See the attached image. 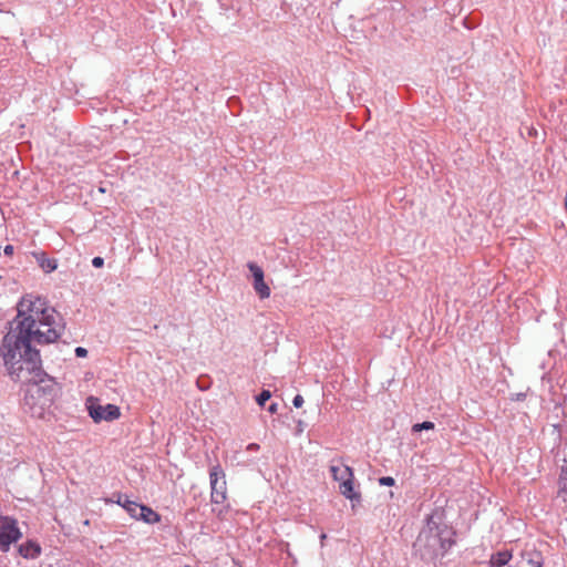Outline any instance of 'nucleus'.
Listing matches in <instances>:
<instances>
[{"instance_id": "nucleus-1", "label": "nucleus", "mask_w": 567, "mask_h": 567, "mask_svg": "<svg viewBox=\"0 0 567 567\" xmlns=\"http://www.w3.org/2000/svg\"><path fill=\"white\" fill-rule=\"evenodd\" d=\"M8 324L0 346L3 365L12 381L27 384L24 411L41 419L58 396L59 386L42 369L35 346L56 342L65 330V321L45 299L27 293L17 303V316Z\"/></svg>"}, {"instance_id": "nucleus-2", "label": "nucleus", "mask_w": 567, "mask_h": 567, "mask_svg": "<svg viewBox=\"0 0 567 567\" xmlns=\"http://www.w3.org/2000/svg\"><path fill=\"white\" fill-rule=\"evenodd\" d=\"M454 535L455 533L446 525H439L430 517L413 547L422 560L435 566L437 563L443 565V558L455 544Z\"/></svg>"}, {"instance_id": "nucleus-3", "label": "nucleus", "mask_w": 567, "mask_h": 567, "mask_svg": "<svg viewBox=\"0 0 567 567\" xmlns=\"http://www.w3.org/2000/svg\"><path fill=\"white\" fill-rule=\"evenodd\" d=\"M330 473L334 481L339 482L340 493L352 503V507L361 503V494L354 491V475L350 466L341 462H332Z\"/></svg>"}, {"instance_id": "nucleus-4", "label": "nucleus", "mask_w": 567, "mask_h": 567, "mask_svg": "<svg viewBox=\"0 0 567 567\" xmlns=\"http://www.w3.org/2000/svg\"><path fill=\"white\" fill-rule=\"evenodd\" d=\"M210 499L214 504H223L227 498L225 473L219 465L213 466L209 471Z\"/></svg>"}, {"instance_id": "nucleus-5", "label": "nucleus", "mask_w": 567, "mask_h": 567, "mask_svg": "<svg viewBox=\"0 0 567 567\" xmlns=\"http://www.w3.org/2000/svg\"><path fill=\"white\" fill-rule=\"evenodd\" d=\"M22 533L17 526V520L0 515V550L7 551L12 543L18 542Z\"/></svg>"}, {"instance_id": "nucleus-6", "label": "nucleus", "mask_w": 567, "mask_h": 567, "mask_svg": "<svg viewBox=\"0 0 567 567\" xmlns=\"http://www.w3.org/2000/svg\"><path fill=\"white\" fill-rule=\"evenodd\" d=\"M87 410L90 416L96 423L101 421H114L121 415L118 406L114 404L101 405L99 404L97 399L94 398L87 399Z\"/></svg>"}, {"instance_id": "nucleus-7", "label": "nucleus", "mask_w": 567, "mask_h": 567, "mask_svg": "<svg viewBox=\"0 0 567 567\" xmlns=\"http://www.w3.org/2000/svg\"><path fill=\"white\" fill-rule=\"evenodd\" d=\"M247 267L250 270L251 276L254 278L252 286L256 293L259 296L260 299L268 298L270 296V288L265 282L262 268L255 262H248Z\"/></svg>"}, {"instance_id": "nucleus-8", "label": "nucleus", "mask_w": 567, "mask_h": 567, "mask_svg": "<svg viewBox=\"0 0 567 567\" xmlns=\"http://www.w3.org/2000/svg\"><path fill=\"white\" fill-rule=\"evenodd\" d=\"M19 554L24 558H37L41 554V547L33 540L20 545Z\"/></svg>"}, {"instance_id": "nucleus-9", "label": "nucleus", "mask_w": 567, "mask_h": 567, "mask_svg": "<svg viewBox=\"0 0 567 567\" xmlns=\"http://www.w3.org/2000/svg\"><path fill=\"white\" fill-rule=\"evenodd\" d=\"M140 511V520H143L147 524H155L161 520V515L153 511L151 507L143 505L142 508H138Z\"/></svg>"}, {"instance_id": "nucleus-10", "label": "nucleus", "mask_w": 567, "mask_h": 567, "mask_svg": "<svg viewBox=\"0 0 567 567\" xmlns=\"http://www.w3.org/2000/svg\"><path fill=\"white\" fill-rule=\"evenodd\" d=\"M35 257L39 262V266L41 267V269L44 272L49 274L56 269V267H58L56 259L48 258L44 252L37 254Z\"/></svg>"}, {"instance_id": "nucleus-11", "label": "nucleus", "mask_w": 567, "mask_h": 567, "mask_svg": "<svg viewBox=\"0 0 567 567\" xmlns=\"http://www.w3.org/2000/svg\"><path fill=\"white\" fill-rule=\"evenodd\" d=\"M512 558V554L508 550L497 551L491 557V565L493 567H503Z\"/></svg>"}, {"instance_id": "nucleus-12", "label": "nucleus", "mask_w": 567, "mask_h": 567, "mask_svg": "<svg viewBox=\"0 0 567 567\" xmlns=\"http://www.w3.org/2000/svg\"><path fill=\"white\" fill-rule=\"evenodd\" d=\"M143 504H138L134 501L128 499V497L124 498L123 508L128 513V515L132 518L138 519L140 517V511L138 508H142Z\"/></svg>"}, {"instance_id": "nucleus-13", "label": "nucleus", "mask_w": 567, "mask_h": 567, "mask_svg": "<svg viewBox=\"0 0 567 567\" xmlns=\"http://www.w3.org/2000/svg\"><path fill=\"white\" fill-rule=\"evenodd\" d=\"M527 563L532 567H542L543 566L542 555L537 551L528 554Z\"/></svg>"}, {"instance_id": "nucleus-14", "label": "nucleus", "mask_w": 567, "mask_h": 567, "mask_svg": "<svg viewBox=\"0 0 567 567\" xmlns=\"http://www.w3.org/2000/svg\"><path fill=\"white\" fill-rule=\"evenodd\" d=\"M435 427L434 423L431 421H424L422 423H416L412 426V432L417 433L423 430H433Z\"/></svg>"}, {"instance_id": "nucleus-15", "label": "nucleus", "mask_w": 567, "mask_h": 567, "mask_svg": "<svg viewBox=\"0 0 567 567\" xmlns=\"http://www.w3.org/2000/svg\"><path fill=\"white\" fill-rule=\"evenodd\" d=\"M271 398V393L269 390H262L257 396L256 401L258 405L264 406L265 403Z\"/></svg>"}, {"instance_id": "nucleus-16", "label": "nucleus", "mask_w": 567, "mask_h": 567, "mask_svg": "<svg viewBox=\"0 0 567 567\" xmlns=\"http://www.w3.org/2000/svg\"><path fill=\"white\" fill-rule=\"evenodd\" d=\"M379 483H380V485H383V486H393L395 481L391 476H382L379 478Z\"/></svg>"}, {"instance_id": "nucleus-17", "label": "nucleus", "mask_w": 567, "mask_h": 567, "mask_svg": "<svg viewBox=\"0 0 567 567\" xmlns=\"http://www.w3.org/2000/svg\"><path fill=\"white\" fill-rule=\"evenodd\" d=\"M292 404H293V406H295V408H297V409L301 408V406H302V404H303V398H302V395L297 394V395L293 398V400H292Z\"/></svg>"}, {"instance_id": "nucleus-18", "label": "nucleus", "mask_w": 567, "mask_h": 567, "mask_svg": "<svg viewBox=\"0 0 567 567\" xmlns=\"http://www.w3.org/2000/svg\"><path fill=\"white\" fill-rule=\"evenodd\" d=\"M74 352L78 358H85L87 355V350L83 347L75 348Z\"/></svg>"}, {"instance_id": "nucleus-19", "label": "nucleus", "mask_w": 567, "mask_h": 567, "mask_svg": "<svg viewBox=\"0 0 567 567\" xmlns=\"http://www.w3.org/2000/svg\"><path fill=\"white\" fill-rule=\"evenodd\" d=\"M92 265H93V267H95V268H101V267L104 265V259H103L102 257H99V256H97V257H94V258L92 259Z\"/></svg>"}, {"instance_id": "nucleus-20", "label": "nucleus", "mask_w": 567, "mask_h": 567, "mask_svg": "<svg viewBox=\"0 0 567 567\" xmlns=\"http://www.w3.org/2000/svg\"><path fill=\"white\" fill-rule=\"evenodd\" d=\"M13 250H14V248H13V246H12V245H7V246L4 247V254H6V255H8V256L12 255V254H13Z\"/></svg>"}, {"instance_id": "nucleus-21", "label": "nucleus", "mask_w": 567, "mask_h": 567, "mask_svg": "<svg viewBox=\"0 0 567 567\" xmlns=\"http://www.w3.org/2000/svg\"><path fill=\"white\" fill-rule=\"evenodd\" d=\"M277 410H278V404H277V403H271V404L269 405V408H268V411H269L271 414L276 413V412H277Z\"/></svg>"}, {"instance_id": "nucleus-22", "label": "nucleus", "mask_w": 567, "mask_h": 567, "mask_svg": "<svg viewBox=\"0 0 567 567\" xmlns=\"http://www.w3.org/2000/svg\"><path fill=\"white\" fill-rule=\"evenodd\" d=\"M247 450L248 451H258L259 450V445L256 444V443H250L248 446H247Z\"/></svg>"}, {"instance_id": "nucleus-23", "label": "nucleus", "mask_w": 567, "mask_h": 567, "mask_svg": "<svg viewBox=\"0 0 567 567\" xmlns=\"http://www.w3.org/2000/svg\"><path fill=\"white\" fill-rule=\"evenodd\" d=\"M127 497L126 495H118V499H117V504L121 505L123 507V504H124V498Z\"/></svg>"}, {"instance_id": "nucleus-24", "label": "nucleus", "mask_w": 567, "mask_h": 567, "mask_svg": "<svg viewBox=\"0 0 567 567\" xmlns=\"http://www.w3.org/2000/svg\"><path fill=\"white\" fill-rule=\"evenodd\" d=\"M525 396H526L525 393H519V394H517V400L518 401L524 400Z\"/></svg>"}, {"instance_id": "nucleus-25", "label": "nucleus", "mask_w": 567, "mask_h": 567, "mask_svg": "<svg viewBox=\"0 0 567 567\" xmlns=\"http://www.w3.org/2000/svg\"><path fill=\"white\" fill-rule=\"evenodd\" d=\"M327 538V535L326 534H321L320 536V540H321V545H323V540Z\"/></svg>"}]
</instances>
